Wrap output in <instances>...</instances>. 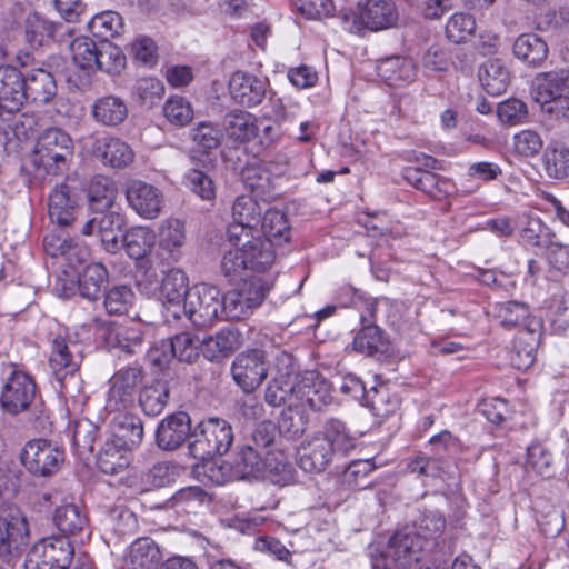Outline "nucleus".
<instances>
[{
	"mask_svg": "<svg viewBox=\"0 0 569 569\" xmlns=\"http://www.w3.org/2000/svg\"><path fill=\"white\" fill-rule=\"evenodd\" d=\"M143 427L141 420L129 412L118 411L109 425V487L131 488L137 476L130 469L132 451L141 443Z\"/></svg>",
	"mask_w": 569,
	"mask_h": 569,
	"instance_id": "obj_1",
	"label": "nucleus"
},
{
	"mask_svg": "<svg viewBox=\"0 0 569 569\" xmlns=\"http://www.w3.org/2000/svg\"><path fill=\"white\" fill-rule=\"evenodd\" d=\"M426 549L423 539L406 526L392 535L385 552L372 556V569H412Z\"/></svg>",
	"mask_w": 569,
	"mask_h": 569,
	"instance_id": "obj_2",
	"label": "nucleus"
},
{
	"mask_svg": "<svg viewBox=\"0 0 569 569\" xmlns=\"http://www.w3.org/2000/svg\"><path fill=\"white\" fill-rule=\"evenodd\" d=\"M233 442L231 425L219 418L201 421L190 433L189 455L197 460H207L224 455Z\"/></svg>",
	"mask_w": 569,
	"mask_h": 569,
	"instance_id": "obj_3",
	"label": "nucleus"
},
{
	"mask_svg": "<svg viewBox=\"0 0 569 569\" xmlns=\"http://www.w3.org/2000/svg\"><path fill=\"white\" fill-rule=\"evenodd\" d=\"M535 86L542 111L555 119L569 120V68L539 73Z\"/></svg>",
	"mask_w": 569,
	"mask_h": 569,
	"instance_id": "obj_4",
	"label": "nucleus"
},
{
	"mask_svg": "<svg viewBox=\"0 0 569 569\" xmlns=\"http://www.w3.org/2000/svg\"><path fill=\"white\" fill-rule=\"evenodd\" d=\"M341 17L345 28L351 33L386 30L393 27L399 18L393 0H359L357 12L341 11Z\"/></svg>",
	"mask_w": 569,
	"mask_h": 569,
	"instance_id": "obj_5",
	"label": "nucleus"
},
{
	"mask_svg": "<svg viewBox=\"0 0 569 569\" xmlns=\"http://www.w3.org/2000/svg\"><path fill=\"white\" fill-rule=\"evenodd\" d=\"M154 232L148 227L127 229L126 219L120 213L109 212V252L124 249L129 258H144L153 248Z\"/></svg>",
	"mask_w": 569,
	"mask_h": 569,
	"instance_id": "obj_6",
	"label": "nucleus"
},
{
	"mask_svg": "<svg viewBox=\"0 0 569 569\" xmlns=\"http://www.w3.org/2000/svg\"><path fill=\"white\" fill-rule=\"evenodd\" d=\"M273 282L259 277L244 280L237 289L221 297L222 319L242 320L266 299Z\"/></svg>",
	"mask_w": 569,
	"mask_h": 569,
	"instance_id": "obj_7",
	"label": "nucleus"
},
{
	"mask_svg": "<svg viewBox=\"0 0 569 569\" xmlns=\"http://www.w3.org/2000/svg\"><path fill=\"white\" fill-rule=\"evenodd\" d=\"M72 153L73 142L70 136L60 128H48L38 137L34 164L43 167L49 174H58L67 169Z\"/></svg>",
	"mask_w": 569,
	"mask_h": 569,
	"instance_id": "obj_8",
	"label": "nucleus"
},
{
	"mask_svg": "<svg viewBox=\"0 0 569 569\" xmlns=\"http://www.w3.org/2000/svg\"><path fill=\"white\" fill-rule=\"evenodd\" d=\"M77 345L70 340L67 329L60 330L51 340V352L49 357V367L54 377L56 390L64 398L72 396L70 383L73 389H78L79 379L77 377L78 363L73 358L72 349Z\"/></svg>",
	"mask_w": 569,
	"mask_h": 569,
	"instance_id": "obj_9",
	"label": "nucleus"
},
{
	"mask_svg": "<svg viewBox=\"0 0 569 569\" xmlns=\"http://www.w3.org/2000/svg\"><path fill=\"white\" fill-rule=\"evenodd\" d=\"M352 303L357 308L365 309L360 315L361 329L353 338V349L370 357L386 353L389 348V341L381 328L375 323L377 299L366 298L362 293L355 291Z\"/></svg>",
	"mask_w": 569,
	"mask_h": 569,
	"instance_id": "obj_10",
	"label": "nucleus"
},
{
	"mask_svg": "<svg viewBox=\"0 0 569 569\" xmlns=\"http://www.w3.org/2000/svg\"><path fill=\"white\" fill-rule=\"evenodd\" d=\"M267 466L268 462L261 451L254 449L252 445H244L238 449L231 462L210 466L208 476L217 485H222L231 480L264 477Z\"/></svg>",
	"mask_w": 569,
	"mask_h": 569,
	"instance_id": "obj_11",
	"label": "nucleus"
},
{
	"mask_svg": "<svg viewBox=\"0 0 569 569\" xmlns=\"http://www.w3.org/2000/svg\"><path fill=\"white\" fill-rule=\"evenodd\" d=\"M72 64L66 71L67 82L82 89L90 84L91 76L101 70L102 51L98 42L87 37L74 39L70 44Z\"/></svg>",
	"mask_w": 569,
	"mask_h": 569,
	"instance_id": "obj_12",
	"label": "nucleus"
},
{
	"mask_svg": "<svg viewBox=\"0 0 569 569\" xmlns=\"http://www.w3.org/2000/svg\"><path fill=\"white\" fill-rule=\"evenodd\" d=\"M74 555L69 539L51 536L39 540L28 552L24 569H67Z\"/></svg>",
	"mask_w": 569,
	"mask_h": 569,
	"instance_id": "obj_13",
	"label": "nucleus"
},
{
	"mask_svg": "<svg viewBox=\"0 0 569 569\" xmlns=\"http://www.w3.org/2000/svg\"><path fill=\"white\" fill-rule=\"evenodd\" d=\"M29 543L26 517L17 508L0 510V558L11 563Z\"/></svg>",
	"mask_w": 569,
	"mask_h": 569,
	"instance_id": "obj_14",
	"label": "nucleus"
},
{
	"mask_svg": "<svg viewBox=\"0 0 569 569\" xmlns=\"http://www.w3.org/2000/svg\"><path fill=\"white\" fill-rule=\"evenodd\" d=\"M20 460L32 476L47 478L58 472L64 452L49 440L32 439L24 445Z\"/></svg>",
	"mask_w": 569,
	"mask_h": 569,
	"instance_id": "obj_15",
	"label": "nucleus"
},
{
	"mask_svg": "<svg viewBox=\"0 0 569 569\" xmlns=\"http://www.w3.org/2000/svg\"><path fill=\"white\" fill-rule=\"evenodd\" d=\"M184 313L199 327L211 325L222 319V303L220 290L214 286L197 284L190 289L184 299Z\"/></svg>",
	"mask_w": 569,
	"mask_h": 569,
	"instance_id": "obj_16",
	"label": "nucleus"
},
{
	"mask_svg": "<svg viewBox=\"0 0 569 569\" xmlns=\"http://www.w3.org/2000/svg\"><path fill=\"white\" fill-rule=\"evenodd\" d=\"M269 363L266 352L251 349L239 353L231 365V376L236 385L246 393L257 390L267 379Z\"/></svg>",
	"mask_w": 569,
	"mask_h": 569,
	"instance_id": "obj_17",
	"label": "nucleus"
},
{
	"mask_svg": "<svg viewBox=\"0 0 569 569\" xmlns=\"http://www.w3.org/2000/svg\"><path fill=\"white\" fill-rule=\"evenodd\" d=\"M290 398H295L298 407H308L320 411L331 402L329 382L317 371H306L300 379L290 386Z\"/></svg>",
	"mask_w": 569,
	"mask_h": 569,
	"instance_id": "obj_18",
	"label": "nucleus"
},
{
	"mask_svg": "<svg viewBox=\"0 0 569 569\" xmlns=\"http://www.w3.org/2000/svg\"><path fill=\"white\" fill-rule=\"evenodd\" d=\"M37 392L33 379L19 370H12L7 378L1 395V408L11 415H17L29 408Z\"/></svg>",
	"mask_w": 569,
	"mask_h": 569,
	"instance_id": "obj_19",
	"label": "nucleus"
},
{
	"mask_svg": "<svg viewBox=\"0 0 569 569\" xmlns=\"http://www.w3.org/2000/svg\"><path fill=\"white\" fill-rule=\"evenodd\" d=\"M129 206L143 219H156L164 207L163 192L153 184L141 180H132L126 188Z\"/></svg>",
	"mask_w": 569,
	"mask_h": 569,
	"instance_id": "obj_20",
	"label": "nucleus"
},
{
	"mask_svg": "<svg viewBox=\"0 0 569 569\" xmlns=\"http://www.w3.org/2000/svg\"><path fill=\"white\" fill-rule=\"evenodd\" d=\"M261 208L250 196L238 197L232 206V223L228 228L229 240H240L251 233H259Z\"/></svg>",
	"mask_w": 569,
	"mask_h": 569,
	"instance_id": "obj_21",
	"label": "nucleus"
},
{
	"mask_svg": "<svg viewBox=\"0 0 569 569\" xmlns=\"http://www.w3.org/2000/svg\"><path fill=\"white\" fill-rule=\"evenodd\" d=\"M268 87V79L240 70L232 73L229 80L232 99L247 108L260 104L266 98Z\"/></svg>",
	"mask_w": 569,
	"mask_h": 569,
	"instance_id": "obj_22",
	"label": "nucleus"
},
{
	"mask_svg": "<svg viewBox=\"0 0 569 569\" xmlns=\"http://www.w3.org/2000/svg\"><path fill=\"white\" fill-rule=\"evenodd\" d=\"M24 106V77L12 66L0 64V116L6 111L11 114Z\"/></svg>",
	"mask_w": 569,
	"mask_h": 569,
	"instance_id": "obj_23",
	"label": "nucleus"
},
{
	"mask_svg": "<svg viewBox=\"0 0 569 569\" xmlns=\"http://www.w3.org/2000/svg\"><path fill=\"white\" fill-rule=\"evenodd\" d=\"M107 177L94 176L88 186L89 209L94 216L90 218L82 228L83 236L97 233L101 242H104V221L107 218Z\"/></svg>",
	"mask_w": 569,
	"mask_h": 569,
	"instance_id": "obj_24",
	"label": "nucleus"
},
{
	"mask_svg": "<svg viewBox=\"0 0 569 569\" xmlns=\"http://www.w3.org/2000/svg\"><path fill=\"white\" fill-rule=\"evenodd\" d=\"M234 247H242L248 269L264 272L274 263L276 253L272 243L262 239L259 233L241 237L240 240H229Z\"/></svg>",
	"mask_w": 569,
	"mask_h": 569,
	"instance_id": "obj_25",
	"label": "nucleus"
},
{
	"mask_svg": "<svg viewBox=\"0 0 569 569\" xmlns=\"http://www.w3.org/2000/svg\"><path fill=\"white\" fill-rule=\"evenodd\" d=\"M333 458L331 448L319 435L302 441L297 449L298 465L306 472L325 471Z\"/></svg>",
	"mask_w": 569,
	"mask_h": 569,
	"instance_id": "obj_26",
	"label": "nucleus"
},
{
	"mask_svg": "<svg viewBox=\"0 0 569 569\" xmlns=\"http://www.w3.org/2000/svg\"><path fill=\"white\" fill-rule=\"evenodd\" d=\"M495 312L505 328L523 327L531 336V340L537 341L535 335L539 333L541 322L530 317L528 305L519 301L500 302L495 306Z\"/></svg>",
	"mask_w": 569,
	"mask_h": 569,
	"instance_id": "obj_27",
	"label": "nucleus"
},
{
	"mask_svg": "<svg viewBox=\"0 0 569 569\" xmlns=\"http://www.w3.org/2000/svg\"><path fill=\"white\" fill-rule=\"evenodd\" d=\"M190 417L186 412H177L164 418L156 432L157 445L164 450L179 448L190 437Z\"/></svg>",
	"mask_w": 569,
	"mask_h": 569,
	"instance_id": "obj_28",
	"label": "nucleus"
},
{
	"mask_svg": "<svg viewBox=\"0 0 569 569\" xmlns=\"http://www.w3.org/2000/svg\"><path fill=\"white\" fill-rule=\"evenodd\" d=\"M78 200L67 183L56 186L49 196L48 213L51 222L70 226L77 217Z\"/></svg>",
	"mask_w": 569,
	"mask_h": 569,
	"instance_id": "obj_29",
	"label": "nucleus"
},
{
	"mask_svg": "<svg viewBox=\"0 0 569 569\" xmlns=\"http://www.w3.org/2000/svg\"><path fill=\"white\" fill-rule=\"evenodd\" d=\"M203 356L210 360L226 358L238 350L242 345L241 332L232 327L220 329L214 336L201 341Z\"/></svg>",
	"mask_w": 569,
	"mask_h": 569,
	"instance_id": "obj_30",
	"label": "nucleus"
},
{
	"mask_svg": "<svg viewBox=\"0 0 569 569\" xmlns=\"http://www.w3.org/2000/svg\"><path fill=\"white\" fill-rule=\"evenodd\" d=\"M57 92L53 76L44 69H34L24 77V103H48Z\"/></svg>",
	"mask_w": 569,
	"mask_h": 569,
	"instance_id": "obj_31",
	"label": "nucleus"
},
{
	"mask_svg": "<svg viewBox=\"0 0 569 569\" xmlns=\"http://www.w3.org/2000/svg\"><path fill=\"white\" fill-rule=\"evenodd\" d=\"M141 380V370L136 367H127L117 371L111 378L109 389V406L111 401L121 403L126 408L132 403L136 388Z\"/></svg>",
	"mask_w": 569,
	"mask_h": 569,
	"instance_id": "obj_32",
	"label": "nucleus"
},
{
	"mask_svg": "<svg viewBox=\"0 0 569 569\" xmlns=\"http://www.w3.org/2000/svg\"><path fill=\"white\" fill-rule=\"evenodd\" d=\"M97 426L87 418L73 420L68 426V433L71 436L72 446L80 457L86 453L92 456L97 463L101 460V450L94 453V440Z\"/></svg>",
	"mask_w": 569,
	"mask_h": 569,
	"instance_id": "obj_33",
	"label": "nucleus"
},
{
	"mask_svg": "<svg viewBox=\"0 0 569 569\" xmlns=\"http://www.w3.org/2000/svg\"><path fill=\"white\" fill-rule=\"evenodd\" d=\"M318 435L329 445L335 457H346L356 447V439L346 423L336 418L327 420L322 432Z\"/></svg>",
	"mask_w": 569,
	"mask_h": 569,
	"instance_id": "obj_34",
	"label": "nucleus"
},
{
	"mask_svg": "<svg viewBox=\"0 0 569 569\" xmlns=\"http://www.w3.org/2000/svg\"><path fill=\"white\" fill-rule=\"evenodd\" d=\"M107 269L102 262L91 263L86 267L79 282V289L89 300H101L107 308V286L104 284Z\"/></svg>",
	"mask_w": 569,
	"mask_h": 569,
	"instance_id": "obj_35",
	"label": "nucleus"
},
{
	"mask_svg": "<svg viewBox=\"0 0 569 569\" xmlns=\"http://www.w3.org/2000/svg\"><path fill=\"white\" fill-rule=\"evenodd\" d=\"M23 28L26 41L32 48H38L50 42L62 26L33 12L27 16Z\"/></svg>",
	"mask_w": 569,
	"mask_h": 569,
	"instance_id": "obj_36",
	"label": "nucleus"
},
{
	"mask_svg": "<svg viewBox=\"0 0 569 569\" xmlns=\"http://www.w3.org/2000/svg\"><path fill=\"white\" fill-rule=\"evenodd\" d=\"M53 522L64 533L63 537H67L82 532L88 526V518L78 505L66 502L56 508Z\"/></svg>",
	"mask_w": 569,
	"mask_h": 569,
	"instance_id": "obj_37",
	"label": "nucleus"
},
{
	"mask_svg": "<svg viewBox=\"0 0 569 569\" xmlns=\"http://www.w3.org/2000/svg\"><path fill=\"white\" fill-rule=\"evenodd\" d=\"M259 236L270 241L272 246H280L290 240V228L283 212L276 209L266 210L260 218Z\"/></svg>",
	"mask_w": 569,
	"mask_h": 569,
	"instance_id": "obj_38",
	"label": "nucleus"
},
{
	"mask_svg": "<svg viewBox=\"0 0 569 569\" xmlns=\"http://www.w3.org/2000/svg\"><path fill=\"white\" fill-rule=\"evenodd\" d=\"M547 43L535 33L520 34L513 43L515 56L529 66H540L548 57Z\"/></svg>",
	"mask_w": 569,
	"mask_h": 569,
	"instance_id": "obj_39",
	"label": "nucleus"
},
{
	"mask_svg": "<svg viewBox=\"0 0 569 569\" xmlns=\"http://www.w3.org/2000/svg\"><path fill=\"white\" fill-rule=\"evenodd\" d=\"M479 81L486 92L498 97L507 91L510 83L509 71L499 60H488L479 70Z\"/></svg>",
	"mask_w": 569,
	"mask_h": 569,
	"instance_id": "obj_40",
	"label": "nucleus"
},
{
	"mask_svg": "<svg viewBox=\"0 0 569 569\" xmlns=\"http://www.w3.org/2000/svg\"><path fill=\"white\" fill-rule=\"evenodd\" d=\"M244 186L257 197L266 198L274 189V177L264 163H251L242 170Z\"/></svg>",
	"mask_w": 569,
	"mask_h": 569,
	"instance_id": "obj_41",
	"label": "nucleus"
},
{
	"mask_svg": "<svg viewBox=\"0 0 569 569\" xmlns=\"http://www.w3.org/2000/svg\"><path fill=\"white\" fill-rule=\"evenodd\" d=\"M170 387L168 381L156 380L140 393L139 402L148 416L160 415L169 400Z\"/></svg>",
	"mask_w": 569,
	"mask_h": 569,
	"instance_id": "obj_42",
	"label": "nucleus"
},
{
	"mask_svg": "<svg viewBox=\"0 0 569 569\" xmlns=\"http://www.w3.org/2000/svg\"><path fill=\"white\" fill-rule=\"evenodd\" d=\"M523 243L532 247L548 248L550 246L562 247L556 239V233L538 217L528 218L520 231Z\"/></svg>",
	"mask_w": 569,
	"mask_h": 569,
	"instance_id": "obj_43",
	"label": "nucleus"
},
{
	"mask_svg": "<svg viewBox=\"0 0 569 569\" xmlns=\"http://www.w3.org/2000/svg\"><path fill=\"white\" fill-rule=\"evenodd\" d=\"M543 166L550 178H566L569 174V148L559 141L550 142L543 154Z\"/></svg>",
	"mask_w": 569,
	"mask_h": 569,
	"instance_id": "obj_44",
	"label": "nucleus"
},
{
	"mask_svg": "<svg viewBox=\"0 0 569 569\" xmlns=\"http://www.w3.org/2000/svg\"><path fill=\"white\" fill-rule=\"evenodd\" d=\"M257 128L254 118L246 111H233L224 118L226 132L238 141H248L257 137Z\"/></svg>",
	"mask_w": 569,
	"mask_h": 569,
	"instance_id": "obj_45",
	"label": "nucleus"
},
{
	"mask_svg": "<svg viewBox=\"0 0 569 569\" xmlns=\"http://www.w3.org/2000/svg\"><path fill=\"white\" fill-rule=\"evenodd\" d=\"M187 274L180 269H171L162 279L161 293L170 305H184L190 292Z\"/></svg>",
	"mask_w": 569,
	"mask_h": 569,
	"instance_id": "obj_46",
	"label": "nucleus"
},
{
	"mask_svg": "<svg viewBox=\"0 0 569 569\" xmlns=\"http://www.w3.org/2000/svg\"><path fill=\"white\" fill-rule=\"evenodd\" d=\"M379 74L390 82L411 81L416 77V66L411 59L390 57L378 66Z\"/></svg>",
	"mask_w": 569,
	"mask_h": 569,
	"instance_id": "obj_47",
	"label": "nucleus"
},
{
	"mask_svg": "<svg viewBox=\"0 0 569 569\" xmlns=\"http://www.w3.org/2000/svg\"><path fill=\"white\" fill-rule=\"evenodd\" d=\"M186 238V228L181 220L170 218L161 223L159 229V244L173 257H176V253L183 247Z\"/></svg>",
	"mask_w": 569,
	"mask_h": 569,
	"instance_id": "obj_48",
	"label": "nucleus"
},
{
	"mask_svg": "<svg viewBox=\"0 0 569 569\" xmlns=\"http://www.w3.org/2000/svg\"><path fill=\"white\" fill-rule=\"evenodd\" d=\"M446 527V519L439 512H425L417 520L415 526L416 535L423 539V545L429 548L435 545V541L442 533Z\"/></svg>",
	"mask_w": 569,
	"mask_h": 569,
	"instance_id": "obj_49",
	"label": "nucleus"
},
{
	"mask_svg": "<svg viewBox=\"0 0 569 569\" xmlns=\"http://www.w3.org/2000/svg\"><path fill=\"white\" fill-rule=\"evenodd\" d=\"M476 30V20L471 14L456 12L446 24V37L453 43L466 42Z\"/></svg>",
	"mask_w": 569,
	"mask_h": 569,
	"instance_id": "obj_50",
	"label": "nucleus"
},
{
	"mask_svg": "<svg viewBox=\"0 0 569 569\" xmlns=\"http://www.w3.org/2000/svg\"><path fill=\"white\" fill-rule=\"evenodd\" d=\"M171 353L180 362L193 363L199 357L201 341L188 332L176 335L169 340Z\"/></svg>",
	"mask_w": 569,
	"mask_h": 569,
	"instance_id": "obj_51",
	"label": "nucleus"
},
{
	"mask_svg": "<svg viewBox=\"0 0 569 569\" xmlns=\"http://www.w3.org/2000/svg\"><path fill=\"white\" fill-rule=\"evenodd\" d=\"M447 468V461L442 457L418 453L408 461L407 469L411 473L421 477H440Z\"/></svg>",
	"mask_w": 569,
	"mask_h": 569,
	"instance_id": "obj_52",
	"label": "nucleus"
},
{
	"mask_svg": "<svg viewBox=\"0 0 569 569\" xmlns=\"http://www.w3.org/2000/svg\"><path fill=\"white\" fill-rule=\"evenodd\" d=\"M306 427L307 420L298 405L290 402L289 408L281 412V417L278 422L279 432L290 439H293L301 436L305 432Z\"/></svg>",
	"mask_w": 569,
	"mask_h": 569,
	"instance_id": "obj_53",
	"label": "nucleus"
},
{
	"mask_svg": "<svg viewBox=\"0 0 569 569\" xmlns=\"http://www.w3.org/2000/svg\"><path fill=\"white\" fill-rule=\"evenodd\" d=\"M367 405L375 415L386 417L393 413L399 407V400L396 396H390L387 387H371L366 399Z\"/></svg>",
	"mask_w": 569,
	"mask_h": 569,
	"instance_id": "obj_54",
	"label": "nucleus"
},
{
	"mask_svg": "<svg viewBox=\"0 0 569 569\" xmlns=\"http://www.w3.org/2000/svg\"><path fill=\"white\" fill-rule=\"evenodd\" d=\"M221 129L212 122H200L191 131L192 141L204 151L216 149L222 141Z\"/></svg>",
	"mask_w": 569,
	"mask_h": 569,
	"instance_id": "obj_55",
	"label": "nucleus"
},
{
	"mask_svg": "<svg viewBox=\"0 0 569 569\" xmlns=\"http://www.w3.org/2000/svg\"><path fill=\"white\" fill-rule=\"evenodd\" d=\"M186 186L202 200L216 198V187L212 179L201 170L190 169L184 174Z\"/></svg>",
	"mask_w": 569,
	"mask_h": 569,
	"instance_id": "obj_56",
	"label": "nucleus"
},
{
	"mask_svg": "<svg viewBox=\"0 0 569 569\" xmlns=\"http://www.w3.org/2000/svg\"><path fill=\"white\" fill-rule=\"evenodd\" d=\"M297 10L307 19L321 20L333 17V0H293Z\"/></svg>",
	"mask_w": 569,
	"mask_h": 569,
	"instance_id": "obj_57",
	"label": "nucleus"
},
{
	"mask_svg": "<svg viewBox=\"0 0 569 569\" xmlns=\"http://www.w3.org/2000/svg\"><path fill=\"white\" fill-rule=\"evenodd\" d=\"M134 93L140 103L151 107L161 99L164 93V86L158 78H141L136 83Z\"/></svg>",
	"mask_w": 569,
	"mask_h": 569,
	"instance_id": "obj_58",
	"label": "nucleus"
},
{
	"mask_svg": "<svg viewBox=\"0 0 569 569\" xmlns=\"http://www.w3.org/2000/svg\"><path fill=\"white\" fill-rule=\"evenodd\" d=\"M163 113L171 123L179 126L189 123L193 117L191 104L184 98L178 96L166 101Z\"/></svg>",
	"mask_w": 569,
	"mask_h": 569,
	"instance_id": "obj_59",
	"label": "nucleus"
},
{
	"mask_svg": "<svg viewBox=\"0 0 569 569\" xmlns=\"http://www.w3.org/2000/svg\"><path fill=\"white\" fill-rule=\"evenodd\" d=\"M221 270L230 281L241 278L243 272L249 270L242 247H234L223 254Z\"/></svg>",
	"mask_w": 569,
	"mask_h": 569,
	"instance_id": "obj_60",
	"label": "nucleus"
},
{
	"mask_svg": "<svg viewBox=\"0 0 569 569\" xmlns=\"http://www.w3.org/2000/svg\"><path fill=\"white\" fill-rule=\"evenodd\" d=\"M552 455L542 443H532L527 449V462L539 475L550 477L552 473Z\"/></svg>",
	"mask_w": 569,
	"mask_h": 569,
	"instance_id": "obj_61",
	"label": "nucleus"
},
{
	"mask_svg": "<svg viewBox=\"0 0 569 569\" xmlns=\"http://www.w3.org/2000/svg\"><path fill=\"white\" fill-rule=\"evenodd\" d=\"M543 142L533 130H522L513 136V149L521 157H533L540 152Z\"/></svg>",
	"mask_w": 569,
	"mask_h": 569,
	"instance_id": "obj_62",
	"label": "nucleus"
},
{
	"mask_svg": "<svg viewBox=\"0 0 569 569\" xmlns=\"http://www.w3.org/2000/svg\"><path fill=\"white\" fill-rule=\"evenodd\" d=\"M549 320L556 332H562L569 327V295L552 298L549 307Z\"/></svg>",
	"mask_w": 569,
	"mask_h": 569,
	"instance_id": "obj_63",
	"label": "nucleus"
},
{
	"mask_svg": "<svg viewBox=\"0 0 569 569\" xmlns=\"http://www.w3.org/2000/svg\"><path fill=\"white\" fill-rule=\"evenodd\" d=\"M132 53L134 59L144 67L153 68L158 63V46L150 37H138L132 43Z\"/></svg>",
	"mask_w": 569,
	"mask_h": 569,
	"instance_id": "obj_64",
	"label": "nucleus"
}]
</instances>
